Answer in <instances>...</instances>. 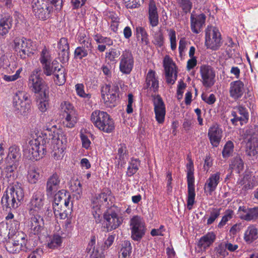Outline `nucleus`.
<instances>
[{
  "mask_svg": "<svg viewBox=\"0 0 258 258\" xmlns=\"http://www.w3.org/2000/svg\"><path fill=\"white\" fill-rule=\"evenodd\" d=\"M45 136H49V140H51L52 145V156L56 160H61L64 155L67 139L66 136L61 131L57 128L55 124L50 126L46 124L45 126Z\"/></svg>",
  "mask_w": 258,
  "mask_h": 258,
  "instance_id": "nucleus-1",
  "label": "nucleus"
},
{
  "mask_svg": "<svg viewBox=\"0 0 258 258\" xmlns=\"http://www.w3.org/2000/svg\"><path fill=\"white\" fill-rule=\"evenodd\" d=\"M223 131L220 125L214 124L209 127L208 132V137L212 146L217 147L222 138Z\"/></svg>",
  "mask_w": 258,
  "mask_h": 258,
  "instance_id": "nucleus-19",
  "label": "nucleus"
},
{
  "mask_svg": "<svg viewBox=\"0 0 258 258\" xmlns=\"http://www.w3.org/2000/svg\"><path fill=\"white\" fill-rule=\"evenodd\" d=\"M14 48L17 55L25 59L34 53L35 49L33 42L24 37H16L14 40Z\"/></svg>",
  "mask_w": 258,
  "mask_h": 258,
  "instance_id": "nucleus-4",
  "label": "nucleus"
},
{
  "mask_svg": "<svg viewBox=\"0 0 258 258\" xmlns=\"http://www.w3.org/2000/svg\"><path fill=\"white\" fill-rule=\"evenodd\" d=\"M17 165L16 164L8 163L4 169L5 177L4 178V183L7 182L9 185L13 183L18 182L15 181L17 177L16 170Z\"/></svg>",
  "mask_w": 258,
  "mask_h": 258,
  "instance_id": "nucleus-26",
  "label": "nucleus"
},
{
  "mask_svg": "<svg viewBox=\"0 0 258 258\" xmlns=\"http://www.w3.org/2000/svg\"><path fill=\"white\" fill-rule=\"evenodd\" d=\"M39 60L41 64L52 61V57L50 52L45 47H44L40 52Z\"/></svg>",
  "mask_w": 258,
  "mask_h": 258,
  "instance_id": "nucleus-50",
  "label": "nucleus"
},
{
  "mask_svg": "<svg viewBox=\"0 0 258 258\" xmlns=\"http://www.w3.org/2000/svg\"><path fill=\"white\" fill-rule=\"evenodd\" d=\"M43 199L40 193L33 195L30 203V210L40 209L43 205Z\"/></svg>",
  "mask_w": 258,
  "mask_h": 258,
  "instance_id": "nucleus-40",
  "label": "nucleus"
},
{
  "mask_svg": "<svg viewBox=\"0 0 258 258\" xmlns=\"http://www.w3.org/2000/svg\"><path fill=\"white\" fill-rule=\"evenodd\" d=\"M177 4L181 8L183 13H189L192 7V3L190 0H177Z\"/></svg>",
  "mask_w": 258,
  "mask_h": 258,
  "instance_id": "nucleus-52",
  "label": "nucleus"
},
{
  "mask_svg": "<svg viewBox=\"0 0 258 258\" xmlns=\"http://www.w3.org/2000/svg\"><path fill=\"white\" fill-rule=\"evenodd\" d=\"M67 191L66 190L61 189L58 190V191L55 194L54 198V203L53 204V210H56L60 209V207H56L59 205V203H56V201H63L62 200L66 198Z\"/></svg>",
  "mask_w": 258,
  "mask_h": 258,
  "instance_id": "nucleus-49",
  "label": "nucleus"
},
{
  "mask_svg": "<svg viewBox=\"0 0 258 258\" xmlns=\"http://www.w3.org/2000/svg\"><path fill=\"white\" fill-rule=\"evenodd\" d=\"M200 74L203 85L207 88L211 87L215 83V73L209 66H202L200 68Z\"/></svg>",
  "mask_w": 258,
  "mask_h": 258,
  "instance_id": "nucleus-15",
  "label": "nucleus"
},
{
  "mask_svg": "<svg viewBox=\"0 0 258 258\" xmlns=\"http://www.w3.org/2000/svg\"><path fill=\"white\" fill-rule=\"evenodd\" d=\"M107 113L103 111L95 110L93 111L91 115V120L96 127H98L107 116Z\"/></svg>",
  "mask_w": 258,
  "mask_h": 258,
  "instance_id": "nucleus-38",
  "label": "nucleus"
},
{
  "mask_svg": "<svg viewBox=\"0 0 258 258\" xmlns=\"http://www.w3.org/2000/svg\"><path fill=\"white\" fill-rule=\"evenodd\" d=\"M43 219L38 215H34L31 218V229L34 234H38L43 228Z\"/></svg>",
  "mask_w": 258,
  "mask_h": 258,
  "instance_id": "nucleus-34",
  "label": "nucleus"
},
{
  "mask_svg": "<svg viewBox=\"0 0 258 258\" xmlns=\"http://www.w3.org/2000/svg\"><path fill=\"white\" fill-rule=\"evenodd\" d=\"M28 86L30 89L35 93H38L43 90L44 95L46 96L44 81L38 75L37 71H33L29 76Z\"/></svg>",
  "mask_w": 258,
  "mask_h": 258,
  "instance_id": "nucleus-13",
  "label": "nucleus"
},
{
  "mask_svg": "<svg viewBox=\"0 0 258 258\" xmlns=\"http://www.w3.org/2000/svg\"><path fill=\"white\" fill-rule=\"evenodd\" d=\"M24 197L22 184L13 183L9 185L2 198L1 203L4 208L17 209Z\"/></svg>",
  "mask_w": 258,
  "mask_h": 258,
  "instance_id": "nucleus-3",
  "label": "nucleus"
},
{
  "mask_svg": "<svg viewBox=\"0 0 258 258\" xmlns=\"http://www.w3.org/2000/svg\"><path fill=\"white\" fill-rule=\"evenodd\" d=\"M153 105L156 121L159 124L163 123L166 114L165 105L160 96L158 95L154 98Z\"/></svg>",
  "mask_w": 258,
  "mask_h": 258,
  "instance_id": "nucleus-16",
  "label": "nucleus"
},
{
  "mask_svg": "<svg viewBox=\"0 0 258 258\" xmlns=\"http://www.w3.org/2000/svg\"><path fill=\"white\" fill-rule=\"evenodd\" d=\"M69 188L72 192H75L76 194L80 195V194H82V185L78 180L71 181Z\"/></svg>",
  "mask_w": 258,
  "mask_h": 258,
  "instance_id": "nucleus-54",
  "label": "nucleus"
},
{
  "mask_svg": "<svg viewBox=\"0 0 258 258\" xmlns=\"http://www.w3.org/2000/svg\"><path fill=\"white\" fill-rule=\"evenodd\" d=\"M163 66L167 83L173 84L177 79L176 73L174 70L175 63L169 56L166 55L163 60Z\"/></svg>",
  "mask_w": 258,
  "mask_h": 258,
  "instance_id": "nucleus-14",
  "label": "nucleus"
},
{
  "mask_svg": "<svg viewBox=\"0 0 258 258\" xmlns=\"http://www.w3.org/2000/svg\"><path fill=\"white\" fill-rule=\"evenodd\" d=\"M244 92V85L241 81H235L230 84V96L234 99H238L242 97Z\"/></svg>",
  "mask_w": 258,
  "mask_h": 258,
  "instance_id": "nucleus-25",
  "label": "nucleus"
},
{
  "mask_svg": "<svg viewBox=\"0 0 258 258\" xmlns=\"http://www.w3.org/2000/svg\"><path fill=\"white\" fill-rule=\"evenodd\" d=\"M244 163L239 156H236L231 161L229 168L232 170H235L237 173H240L243 169Z\"/></svg>",
  "mask_w": 258,
  "mask_h": 258,
  "instance_id": "nucleus-43",
  "label": "nucleus"
},
{
  "mask_svg": "<svg viewBox=\"0 0 258 258\" xmlns=\"http://www.w3.org/2000/svg\"><path fill=\"white\" fill-rule=\"evenodd\" d=\"M258 238V229L253 225L248 226L245 230L243 239L247 244H251Z\"/></svg>",
  "mask_w": 258,
  "mask_h": 258,
  "instance_id": "nucleus-31",
  "label": "nucleus"
},
{
  "mask_svg": "<svg viewBox=\"0 0 258 258\" xmlns=\"http://www.w3.org/2000/svg\"><path fill=\"white\" fill-rule=\"evenodd\" d=\"M130 229L132 238L135 241H140L146 230L144 220L138 216H134L130 220Z\"/></svg>",
  "mask_w": 258,
  "mask_h": 258,
  "instance_id": "nucleus-9",
  "label": "nucleus"
},
{
  "mask_svg": "<svg viewBox=\"0 0 258 258\" xmlns=\"http://www.w3.org/2000/svg\"><path fill=\"white\" fill-rule=\"evenodd\" d=\"M27 240L23 233H19L15 237L9 239L5 243L6 250L10 253H18L20 251H26Z\"/></svg>",
  "mask_w": 258,
  "mask_h": 258,
  "instance_id": "nucleus-7",
  "label": "nucleus"
},
{
  "mask_svg": "<svg viewBox=\"0 0 258 258\" xmlns=\"http://www.w3.org/2000/svg\"><path fill=\"white\" fill-rule=\"evenodd\" d=\"M119 60V71L123 74H130L134 65V59L132 52L126 50L123 51Z\"/></svg>",
  "mask_w": 258,
  "mask_h": 258,
  "instance_id": "nucleus-11",
  "label": "nucleus"
},
{
  "mask_svg": "<svg viewBox=\"0 0 258 258\" xmlns=\"http://www.w3.org/2000/svg\"><path fill=\"white\" fill-rule=\"evenodd\" d=\"M95 40L98 43H105L108 46L112 45L113 44V40L111 38L101 35H96Z\"/></svg>",
  "mask_w": 258,
  "mask_h": 258,
  "instance_id": "nucleus-62",
  "label": "nucleus"
},
{
  "mask_svg": "<svg viewBox=\"0 0 258 258\" xmlns=\"http://www.w3.org/2000/svg\"><path fill=\"white\" fill-rule=\"evenodd\" d=\"M30 95L23 91H18L13 97V106L18 113H26L30 108Z\"/></svg>",
  "mask_w": 258,
  "mask_h": 258,
  "instance_id": "nucleus-8",
  "label": "nucleus"
},
{
  "mask_svg": "<svg viewBox=\"0 0 258 258\" xmlns=\"http://www.w3.org/2000/svg\"><path fill=\"white\" fill-rule=\"evenodd\" d=\"M216 237V235L214 232H208L201 237L198 245L201 248L207 249L215 241Z\"/></svg>",
  "mask_w": 258,
  "mask_h": 258,
  "instance_id": "nucleus-32",
  "label": "nucleus"
},
{
  "mask_svg": "<svg viewBox=\"0 0 258 258\" xmlns=\"http://www.w3.org/2000/svg\"><path fill=\"white\" fill-rule=\"evenodd\" d=\"M43 73L47 76H49L53 74L54 72L55 62L54 61H50L41 63Z\"/></svg>",
  "mask_w": 258,
  "mask_h": 258,
  "instance_id": "nucleus-53",
  "label": "nucleus"
},
{
  "mask_svg": "<svg viewBox=\"0 0 258 258\" xmlns=\"http://www.w3.org/2000/svg\"><path fill=\"white\" fill-rule=\"evenodd\" d=\"M153 43L158 47H161L164 44V37L161 32H156L154 36Z\"/></svg>",
  "mask_w": 258,
  "mask_h": 258,
  "instance_id": "nucleus-63",
  "label": "nucleus"
},
{
  "mask_svg": "<svg viewBox=\"0 0 258 258\" xmlns=\"http://www.w3.org/2000/svg\"><path fill=\"white\" fill-rule=\"evenodd\" d=\"M22 71V69L19 68L17 70L16 73L14 75H4L3 76V79L6 82H12L17 80L18 78L20 77V74Z\"/></svg>",
  "mask_w": 258,
  "mask_h": 258,
  "instance_id": "nucleus-61",
  "label": "nucleus"
},
{
  "mask_svg": "<svg viewBox=\"0 0 258 258\" xmlns=\"http://www.w3.org/2000/svg\"><path fill=\"white\" fill-rule=\"evenodd\" d=\"M140 165V161L139 159L132 158L130 162L126 171L127 176H131L135 174L139 169Z\"/></svg>",
  "mask_w": 258,
  "mask_h": 258,
  "instance_id": "nucleus-45",
  "label": "nucleus"
},
{
  "mask_svg": "<svg viewBox=\"0 0 258 258\" xmlns=\"http://www.w3.org/2000/svg\"><path fill=\"white\" fill-rule=\"evenodd\" d=\"M32 6L33 9L52 7L47 0H33Z\"/></svg>",
  "mask_w": 258,
  "mask_h": 258,
  "instance_id": "nucleus-60",
  "label": "nucleus"
},
{
  "mask_svg": "<svg viewBox=\"0 0 258 258\" xmlns=\"http://www.w3.org/2000/svg\"><path fill=\"white\" fill-rule=\"evenodd\" d=\"M205 46L208 49L217 50L222 44V37L219 29L208 26L205 30Z\"/></svg>",
  "mask_w": 258,
  "mask_h": 258,
  "instance_id": "nucleus-5",
  "label": "nucleus"
},
{
  "mask_svg": "<svg viewBox=\"0 0 258 258\" xmlns=\"http://www.w3.org/2000/svg\"><path fill=\"white\" fill-rule=\"evenodd\" d=\"M111 192L110 190L108 189L104 190L101 194L96 196L95 202L96 203V202H98V200L102 199L103 201H101L103 202V205H105V207L108 209L109 207L108 200L109 197L111 196Z\"/></svg>",
  "mask_w": 258,
  "mask_h": 258,
  "instance_id": "nucleus-46",
  "label": "nucleus"
},
{
  "mask_svg": "<svg viewBox=\"0 0 258 258\" xmlns=\"http://www.w3.org/2000/svg\"><path fill=\"white\" fill-rule=\"evenodd\" d=\"M220 175L221 173L219 172H217L210 175L209 177L206 180L204 185L205 192L211 195L215 190L220 181Z\"/></svg>",
  "mask_w": 258,
  "mask_h": 258,
  "instance_id": "nucleus-22",
  "label": "nucleus"
},
{
  "mask_svg": "<svg viewBox=\"0 0 258 258\" xmlns=\"http://www.w3.org/2000/svg\"><path fill=\"white\" fill-rule=\"evenodd\" d=\"M248 212L245 214H243L240 216L242 219L246 221H250L251 220L256 219L258 218V211H248Z\"/></svg>",
  "mask_w": 258,
  "mask_h": 258,
  "instance_id": "nucleus-59",
  "label": "nucleus"
},
{
  "mask_svg": "<svg viewBox=\"0 0 258 258\" xmlns=\"http://www.w3.org/2000/svg\"><path fill=\"white\" fill-rule=\"evenodd\" d=\"M41 178L40 170L35 167H30L27 172V179L30 184L36 183Z\"/></svg>",
  "mask_w": 258,
  "mask_h": 258,
  "instance_id": "nucleus-37",
  "label": "nucleus"
},
{
  "mask_svg": "<svg viewBox=\"0 0 258 258\" xmlns=\"http://www.w3.org/2000/svg\"><path fill=\"white\" fill-rule=\"evenodd\" d=\"M13 18L10 16H6L0 20V35H6L12 26Z\"/></svg>",
  "mask_w": 258,
  "mask_h": 258,
  "instance_id": "nucleus-36",
  "label": "nucleus"
},
{
  "mask_svg": "<svg viewBox=\"0 0 258 258\" xmlns=\"http://www.w3.org/2000/svg\"><path fill=\"white\" fill-rule=\"evenodd\" d=\"M60 110L62 116L76 112L73 105L68 101H63L60 104Z\"/></svg>",
  "mask_w": 258,
  "mask_h": 258,
  "instance_id": "nucleus-51",
  "label": "nucleus"
},
{
  "mask_svg": "<svg viewBox=\"0 0 258 258\" xmlns=\"http://www.w3.org/2000/svg\"><path fill=\"white\" fill-rule=\"evenodd\" d=\"M168 36L170 43V47L172 50H175L176 49V32L173 29L168 30Z\"/></svg>",
  "mask_w": 258,
  "mask_h": 258,
  "instance_id": "nucleus-56",
  "label": "nucleus"
},
{
  "mask_svg": "<svg viewBox=\"0 0 258 258\" xmlns=\"http://www.w3.org/2000/svg\"><path fill=\"white\" fill-rule=\"evenodd\" d=\"M232 118L230 121L232 124L237 125L238 122L241 124L247 122L249 119V113L246 108L241 105H237L232 108L231 112Z\"/></svg>",
  "mask_w": 258,
  "mask_h": 258,
  "instance_id": "nucleus-10",
  "label": "nucleus"
},
{
  "mask_svg": "<svg viewBox=\"0 0 258 258\" xmlns=\"http://www.w3.org/2000/svg\"><path fill=\"white\" fill-rule=\"evenodd\" d=\"M61 66H60V67ZM54 76V80L56 84L61 85L64 83L66 81V77L64 70L59 68L58 66L54 67V72L53 73Z\"/></svg>",
  "mask_w": 258,
  "mask_h": 258,
  "instance_id": "nucleus-42",
  "label": "nucleus"
},
{
  "mask_svg": "<svg viewBox=\"0 0 258 258\" xmlns=\"http://www.w3.org/2000/svg\"><path fill=\"white\" fill-rule=\"evenodd\" d=\"M98 128L106 133H110L114 131L115 128L114 122L113 119L111 118L108 114H107V116L104 119Z\"/></svg>",
  "mask_w": 258,
  "mask_h": 258,
  "instance_id": "nucleus-35",
  "label": "nucleus"
},
{
  "mask_svg": "<svg viewBox=\"0 0 258 258\" xmlns=\"http://www.w3.org/2000/svg\"><path fill=\"white\" fill-rule=\"evenodd\" d=\"M126 147L124 145H120L117 150V155L115 157L116 166L118 168L122 167L126 162Z\"/></svg>",
  "mask_w": 258,
  "mask_h": 258,
  "instance_id": "nucleus-33",
  "label": "nucleus"
},
{
  "mask_svg": "<svg viewBox=\"0 0 258 258\" xmlns=\"http://www.w3.org/2000/svg\"><path fill=\"white\" fill-rule=\"evenodd\" d=\"M102 98L105 103L108 106H114L118 97V94L110 92V85H105L101 89Z\"/></svg>",
  "mask_w": 258,
  "mask_h": 258,
  "instance_id": "nucleus-24",
  "label": "nucleus"
},
{
  "mask_svg": "<svg viewBox=\"0 0 258 258\" xmlns=\"http://www.w3.org/2000/svg\"><path fill=\"white\" fill-rule=\"evenodd\" d=\"M47 140L42 133L38 132L33 135L32 139L23 149L24 156L31 160L42 158L46 152Z\"/></svg>",
  "mask_w": 258,
  "mask_h": 258,
  "instance_id": "nucleus-2",
  "label": "nucleus"
},
{
  "mask_svg": "<svg viewBox=\"0 0 258 258\" xmlns=\"http://www.w3.org/2000/svg\"><path fill=\"white\" fill-rule=\"evenodd\" d=\"M136 33L137 37H141L142 43L144 45H147L149 43L148 33L144 27H137Z\"/></svg>",
  "mask_w": 258,
  "mask_h": 258,
  "instance_id": "nucleus-47",
  "label": "nucleus"
},
{
  "mask_svg": "<svg viewBox=\"0 0 258 258\" xmlns=\"http://www.w3.org/2000/svg\"><path fill=\"white\" fill-rule=\"evenodd\" d=\"M206 16L203 14L199 15L192 13L190 17V28L192 32L195 34L200 33L205 25Z\"/></svg>",
  "mask_w": 258,
  "mask_h": 258,
  "instance_id": "nucleus-17",
  "label": "nucleus"
},
{
  "mask_svg": "<svg viewBox=\"0 0 258 258\" xmlns=\"http://www.w3.org/2000/svg\"><path fill=\"white\" fill-rule=\"evenodd\" d=\"M63 117L64 118L63 121L64 125L69 128L73 127L78 121V115L76 111L63 115Z\"/></svg>",
  "mask_w": 258,
  "mask_h": 258,
  "instance_id": "nucleus-41",
  "label": "nucleus"
},
{
  "mask_svg": "<svg viewBox=\"0 0 258 258\" xmlns=\"http://www.w3.org/2000/svg\"><path fill=\"white\" fill-rule=\"evenodd\" d=\"M215 251L216 254L222 257L226 256L228 253L226 251V247L225 244V242L220 243L215 248Z\"/></svg>",
  "mask_w": 258,
  "mask_h": 258,
  "instance_id": "nucleus-58",
  "label": "nucleus"
},
{
  "mask_svg": "<svg viewBox=\"0 0 258 258\" xmlns=\"http://www.w3.org/2000/svg\"><path fill=\"white\" fill-rule=\"evenodd\" d=\"M21 157V153L19 147L16 145H13L9 148L6 161L8 163L16 164L20 160Z\"/></svg>",
  "mask_w": 258,
  "mask_h": 258,
  "instance_id": "nucleus-28",
  "label": "nucleus"
},
{
  "mask_svg": "<svg viewBox=\"0 0 258 258\" xmlns=\"http://www.w3.org/2000/svg\"><path fill=\"white\" fill-rule=\"evenodd\" d=\"M76 39L81 46L92 49V39L84 28H80L76 35Z\"/></svg>",
  "mask_w": 258,
  "mask_h": 258,
  "instance_id": "nucleus-23",
  "label": "nucleus"
},
{
  "mask_svg": "<svg viewBox=\"0 0 258 258\" xmlns=\"http://www.w3.org/2000/svg\"><path fill=\"white\" fill-rule=\"evenodd\" d=\"M234 151V144L231 141H227L222 150V156L224 158H227L232 156Z\"/></svg>",
  "mask_w": 258,
  "mask_h": 258,
  "instance_id": "nucleus-48",
  "label": "nucleus"
},
{
  "mask_svg": "<svg viewBox=\"0 0 258 258\" xmlns=\"http://www.w3.org/2000/svg\"><path fill=\"white\" fill-rule=\"evenodd\" d=\"M60 179L59 176L54 173L49 176L46 181V192L47 196H53L60 188Z\"/></svg>",
  "mask_w": 258,
  "mask_h": 258,
  "instance_id": "nucleus-20",
  "label": "nucleus"
},
{
  "mask_svg": "<svg viewBox=\"0 0 258 258\" xmlns=\"http://www.w3.org/2000/svg\"><path fill=\"white\" fill-rule=\"evenodd\" d=\"M187 172V182L188 189L187 208L190 210L195 202V177L194 162L191 158H188V162L186 165Z\"/></svg>",
  "mask_w": 258,
  "mask_h": 258,
  "instance_id": "nucleus-6",
  "label": "nucleus"
},
{
  "mask_svg": "<svg viewBox=\"0 0 258 258\" xmlns=\"http://www.w3.org/2000/svg\"><path fill=\"white\" fill-rule=\"evenodd\" d=\"M146 88H150L154 92H156L159 87L158 78L155 76V72L150 70L146 76Z\"/></svg>",
  "mask_w": 258,
  "mask_h": 258,
  "instance_id": "nucleus-29",
  "label": "nucleus"
},
{
  "mask_svg": "<svg viewBox=\"0 0 258 258\" xmlns=\"http://www.w3.org/2000/svg\"><path fill=\"white\" fill-rule=\"evenodd\" d=\"M58 58L63 63H66L69 59L70 45L68 39L61 38L57 43Z\"/></svg>",
  "mask_w": 258,
  "mask_h": 258,
  "instance_id": "nucleus-21",
  "label": "nucleus"
},
{
  "mask_svg": "<svg viewBox=\"0 0 258 258\" xmlns=\"http://www.w3.org/2000/svg\"><path fill=\"white\" fill-rule=\"evenodd\" d=\"M246 154L250 160L254 161L258 157V136L253 135L246 144Z\"/></svg>",
  "mask_w": 258,
  "mask_h": 258,
  "instance_id": "nucleus-18",
  "label": "nucleus"
},
{
  "mask_svg": "<svg viewBox=\"0 0 258 258\" xmlns=\"http://www.w3.org/2000/svg\"><path fill=\"white\" fill-rule=\"evenodd\" d=\"M92 49L86 48L84 46H78L74 51V57L75 59H82L87 56L89 52Z\"/></svg>",
  "mask_w": 258,
  "mask_h": 258,
  "instance_id": "nucleus-44",
  "label": "nucleus"
},
{
  "mask_svg": "<svg viewBox=\"0 0 258 258\" xmlns=\"http://www.w3.org/2000/svg\"><path fill=\"white\" fill-rule=\"evenodd\" d=\"M119 55L120 52L119 51L115 49L111 48L109 52L106 53V57L111 61H113Z\"/></svg>",
  "mask_w": 258,
  "mask_h": 258,
  "instance_id": "nucleus-64",
  "label": "nucleus"
},
{
  "mask_svg": "<svg viewBox=\"0 0 258 258\" xmlns=\"http://www.w3.org/2000/svg\"><path fill=\"white\" fill-rule=\"evenodd\" d=\"M71 230L68 229L66 230V232L61 231V236L59 234H55L50 238L47 243V246L51 249L57 248L61 245L62 238L69 236Z\"/></svg>",
  "mask_w": 258,
  "mask_h": 258,
  "instance_id": "nucleus-27",
  "label": "nucleus"
},
{
  "mask_svg": "<svg viewBox=\"0 0 258 258\" xmlns=\"http://www.w3.org/2000/svg\"><path fill=\"white\" fill-rule=\"evenodd\" d=\"M132 247L128 241H125L120 250L121 258H128L132 252Z\"/></svg>",
  "mask_w": 258,
  "mask_h": 258,
  "instance_id": "nucleus-55",
  "label": "nucleus"
},
{
  "mask_svg": "<svg viewBox=\"0 0 258 258\" xmlns=\"http://www.w3.org/2000/svg\"><path fill=\"white\" fill-rule=\"evenodd\" d=\"M76 92L78 95L84 99H89L91 97V95L86 93L84 91V86L82 84H77L75 85Z\"/></svg>",
  "mask_w": 258,
  "mask_h": 258,
  "instance_id": "nucleus-57",
  "label": "nucleus"
},
{
  "mask_svg": "<svg viewBox=\"0 0 258 258\" xmlns=\"http://www.w3.org/2000/svg\"><path fill=\"white\" fill-rule=\"evenodd\" d=\"M148 13L150 24L153 27L157 26L159 24V16L157 7L153 1L150 2Z\"/></svg>",
  "mask_w": 258,
  "mask_h": 258,
  "instance_id": "nucleus-30",
  "label": "nucleus"
},
{
  "mask_svg": "<svg viewBox=\"0 0 258 258\" xmlns=\"http://www.w3.org/2000/svg\"><path fill=\"white\" fill-rule=\"evenodd\" d=\"M107 211L104 213L103 217L105 223L104 228L107 231H111L117 228L122 222V218L111 211V213Z\"/></svg>",
  "mask_w": 258,
  "mask_h": 258,
  "instance_id": "nucleus-12",
  "label": "nucleus"
},
{
  "mask_svg": "<svg viewBox=\"0 0 258 258\" xmlns=\"http://www.w3.org/2000/svg\"><path fill=\"white\" fill-rule=\"evenodd\" d=\"M52 7L33 9L36 17L42 20H45L49 18L50 14L52 12Z\"/></svg>",
  "mask_w": 258,
  "mask_h": 258,
  "instance_id": "nucleus-39",
  "label": "nucleus"
}]
</instances>
